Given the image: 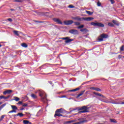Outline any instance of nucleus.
Here are the masks:
<instances>
[{
	"label": "nucleus",
	"instance_id": "obj_20",
	"mask_svg": "<svg viewBox=\"0 0 124 124\" xmlns=\"http://www.w3.org/2000/svg\"><path fill=\"white\" fill-rule=\"evenodd\" d=\"M21 46L24 48H28V45L25 43L21 44Z\"/></svg>",
	"mask_w": 124,
	"mask_h": 124
},
{
	"label": "nucleus",
	"instance_id": "obj_43",
	"mask_svg": "<svg viewBox=\"0 0 124 124\" xmlns=\"http://www.w3.org/2000/svg\"><path fill=\"white\" fill-rule=\"evenodd\" d=\"M7 21H9V22H12L13 20L12 19V18H8Z\"/></svg>",
	"mask_w": 124,
	"mask_h": 124
},
{
	"label": "nucleus",
	"instance_id": "obj_37",
	"mask_svg": "<svg viewBox=\"0 0 124 124\" xmlns=\"http://www.w3.org/2000/svg\"><path fill=\"white\" fill-rule=\"evenodd\" d=\"M110 122H111V123H117L115 120L112 119H110Z\"/></svg>",
	"mask_w": 124,
	"mask_h": 124
},
{
	"label": "nucleus",
	"instance_id": "obj_50",
	"mask_svg": "<svg viewBox=\"0 0 124 124\" xmlns=\"http://www.w3.org/2000/svg\"><path fill=\"white\" fill-rule=\"evenodd\" d=\"M34 22H35V23H39L38 20H34Z\"/></svg>",
	"mask_w": 124,
	"mask_h": 124
},
{
	"label": "nucleus",
	"instance_id": "obj_23",
	"mask_svg": "<svg viewBox=\"0 0 124 124\" xmlns=\"http://www.w3.org/2000/svg\"><path fill=\"white\" fill-rule=\"evenodd\" d=\"M18 32H19V31H14V33H15V34H16V35H17V36H20V34H18Z\"/></svg>",
	"mask_w": 124,
	"mask_h": 124
},
{
	"label": "nucleus",
	"instance_id": "obj_21",
	"mask_svg": "<svg viewBox=\"0 0 124 124\" xmlns=\"http://www.w3.org/2000/svg\"><path fill=\"white\" fill-rule=\"evenodd\" d=\"M86 12L87 14H88V15H93V12H91L90 11H86Z\"/></svg>",
	"mask_w": 124,
	"mask_h": 124
},
{
	"label": "nucleus",
	"instance_id": "obj_3",
	"mask_svg": "<svg viewBox=\"0 0 124 124\" xmlns=\"http://www.w3.org/2000/svg\"><path fill=\"white\" fill-rule=\"evenodd\" d=\"M109 37V35L106 33H102L100 35V36L98 37L97 40L99 42H101V41H103V39H106Z\"/></svg>",
	"mask_w": 124,
	"mask_h": 124
},
{
	"label": "nucleus",
	"instance_id": "obj_10",
	"mask_svg": "<svg viewBox=\"0 0 124 124\" xmlns=\"http://www.w3.org/2000/svg\"><path fill=\"white\" fill-rule=\"evenodd\" d=\"M78 121H79V122L77 123V124H85V123H87L88 122L87 120H86L84 119H78Z\"/></svg>",
	"mask_w": 124,
	"mask_h": 124
},
{
	"label": "nucleus",
	"instance_id": "obj_2",
	"mask_svg": "<svg viewBox=\"0 0 124 124\" xmlns=\"http://www.w3.org/2000/svg\"><path fill=\"white\" fill-rule=\"evenodd\" d=\"M73 19L76 21H83V20H84V21H93V18L92 17L81 18L80 16H77L73 17Z\"/></svg>",
	"mask_w": 124,
	"mask_h": 124
},
{
	"label": "nucleus",
	"instance_id": "obj_57",
	"mask_svg": "<svg viewBox=\"0 0 124 124\" xmlns=\"http://www.w3.org/2000/svg\"><path fill=\"white\" fill-rule=\"evenodd\" d=\"M1 46H2L1 45H0V47H1Z\"/></svg>",
	"mask_w": 124,
	"mask_h": 124
},
{
	"label": "nucleus",
	"instance_id": "obj_34",
	"mask_svg": "<svg viewBox=\"0 0 124 124\" xmlns=\"http://www.w3.org/2000/svg\"><path fill=\"white\" fill-rule=\"evenodd\" d=\"M120 51H124V45H123V46L120 47Z\"/></svg>",
	"mask_w": 124,
	"mask_h": 124
},
{
	"label": "nucleus",
	"instance_id": "obj_31",
	"mask_svg": "<svg viewBox=\"0 0 124 124\" xmlns=\"http://www.w3.org/2000/svg\"><path fill=\"white\" fill-rule=\"evenodd\" d=\"M17 114L18 116H19V117H20V118H22V117L24 116V114L22 113H18Z\"/></svg>",
	"mask_w": 124,
	"mask_h": 124
},
{
	"label": "nucleus",
	"instance_id": "obj_9",
	"mask_svg": "<svg viewBox=\"0 0 124 124\" xmlns=\"http://www.w3.org/2000/svg\"><path fill=\"white\" fill-rule=\"evenodd\" d=\"M53 20L54 21V22H55L57 24H58L59 25H62V22L59 18H54L53 19Z\"/></svg>",
	"mask_w": 124,
	"mask_h": 124
},
{
	"label": "nucleus",
	"instance_id": "obj_53",
	"mask_svg": "<svg viewBox=\"0 0 124 124\" xmlns=\"http://www.w3.org/2000/svg\"><path fill=\"white\" fill-rule=\"evenodd\" d=\"M14 10H14V9H11V11H14Z\"/></svg>",
	"mask_w": 124,
	"mask_h": 124
},
{
	"label": "nucleus",
	"instance_id": "obj_39",
	"mask_svg": "<svg viewBox=\"0 0 124 124\" xmlns=\"http://www.w3.org/2000/svg\"><path fill=\"white\" fill-rule=\"evenodd\" d=\"M10 97V95H9L6 97H4V99H7L9 98Z\"/></svg>",
	"mask_w": 124,
	"mask_h": 124
},
{
	"label": "nucleus",
	"instance_id": "obj_44",
	"mask_svg": "<svg viewBox=\"0 0 124 124\" xmlns=\"http://www.w3.org/2000/svg\"><path fill=\"white\" fill-rule=\"evenodd\" d=\"M90 90H93L94 91H95V87H91Z\"/></svg>",
	"mask_w": 124,
	"mask_h": 124
},
{
	"label": "nucleus",
	"instance_id": "obj_46",
	"mask_svg": "<svg viewBox=\"0 0 124 124\" xmlns=\"http://www.w3.org/2000/svg\"><path fill=\"white\" fill-rule=\"evenodd\" d=\"M49 84H50V85H52V86H54V84H53V82L49 81Z\"/></svg>",
	"mask_w": 124,
	"mask_h": 124
},
{
	"label": "nucleus",
	"instance_id": "obj_12",
	"mask_svg": "<svg viewBox=\"0 0 124 124\" xmlns=\"http://www.w3.org/2000/svg\"><path fill=\"white\" fill-rule=\"evenodd\" d=\"M57 117H62V114L55 111V114H54V118H56Z\"/></svg>",
	"mask_w": 124,
	"mask_h": 124
},
{
	"label": "nucleus",
	"instance_id": "obj_29",
	"mask_svg": "<svg viewBox=\"0 0 124 124\" xmlns=\"http://www.w3.org/2000/svg\"><path fill=\"white\" fill-rule=\"evenodd\" d=\"M4 117H5V115H1V117H0V122H1L4 119Z\"/></svg>",
	"mask_w": 124,
	"mask_h": 124
},
{
	"label": "nucleus",
	"instance_id": "obj_36",
	"mask_svg": "<svg viewBox=\"0 0 124 124\" xmlns=\"http://www.w3.org/2000/svg\"><path fill=\"white\" fill-rule=\"evenodd\" d=\"M97 6H101V3L100 1H98L97 2Z\"/></svg>",
	"mask_w": 124,
	"mask_h": 124
},
{
	"label": "nucleus",
	"instance_id": "obj_48",
	"mask_svg": "<svg viewBox=\"0 0 124 124\" xmlns=\"http://www.w3.org/2000/svg\"><path fill=\"white\" fill-rule=\"evenodd\" d=\"M17 104H23V102H22V101H19V102L17 103Z\"/></svg>",
	"mask_w": 124,
	"mask_h": 124
},
{
	"label": "nucleus",
	"instance_id": "obj_28",
	"mask_svg": "<svg viewBox=\"0 0 124 124\" xmlns=\"http://www.w3.org/2000/svg\"><path fill=\"white\" fill-rule=\"evenodd\" d=\"M108 25L109 27H114V24H113V23L111 22H108Z\"/></svg>",
	"mask_w": 124,
	"mask_h": 124
},
{
	"label": "nucleus",
	"instance_id": "obj_26",
	"mask_svg": "<svg viewBox=\"0 0 124 124\" xmlns=\"http://www.w3.org/2000/svg\"><path fill=\"white\" fill-rule=\"evenodd\" d=\"M25 0H14L15 2H23Z\"/></svg>",
	"mask_w": 124,
	"mask_h": 124
},
{
	"label": "nucleus",
	"instance_id": "obj_25",
	"mask_svg": "<svg viewBox=\"0 0 124 124\" xmlns=\"http://www.w3.org/2000/svg\"><path fill=\"white\" fill-rule=\"evenodd\" d=\"M31 97H32V98H34V99H35V98H36L37 97L36 95H35V94H33V93L31 94Z\"/></svg>",
	"mask_w": 124,
	"mask_h": 124
},
{
	"label": "nucleus",
	"instance_id": "obj_18",
	"mask_svg": "<svg viewBox=\"0 0 124 124\" xmlns=\"http://www.w3.org/2000/svg\"><path fill=\"white\" fill-rule=\"evenodd\" d=\"M23 123L24 124H31V123L28 120H23Z\"/></svg>",
	"mask_w": 124,
	"mask_h": 124
},
{
	"label": "nucleus",
	"instance_id": "obj_7",
	"mask_svg": "<svg viewBox=\"0 0 124 124\" xmlns=\"http://www.w3.org/2000/svg\"><path fill=\"white\" fill-rule=\"evenodd\" d=\"M69 32L70 33H71V34H79V32L78 31V30H75V29H72L71 30L69 31Z\"/></svg>",
	"mask_w": 124,
	"mask_h": 124
},
{
	"label": "nucleus",
	"instance_id": "obj_38",
	"mask_svg": "<svg viewBox=\"0 0 124 124\" xmlns=\"http://www.w3.org/2000/svg\"><path fill=\"white\" fill-rule=\"evenodd\" d=\"M110 1L111 4H114V3H115V1L114 0H110Z\"/></svg>",
	"mask_w": 124,
	"mask_h": 124
},
{
	"label": "nucleus",
	"instance_id": "obj_27",
	"mask_svg": "<svg viewBox=\"0 0 124 124\" xmlns=\"http://www.w3.org/2000/svg\"><path fill=\"white\" fill-rule=\"evenodd\" d=\"M14 99L17 102V101H19L20 100V98H18V97L15 96V97H14Z\"/></svg>",
	"mask_w": 124,
	"mask_h": 124
},
{
	"label": "nucleus",
	"instance_id": "obj_33",
	"mask_svg": "<svg viewBox=\"0 0 124 124\" xmlns=\"http://www.w3.org/2000/svg\"><path fill=\"white\" fill-rule=\"evenodd\" d=\"M95 91H96V92H101V89L98 88H95Z\"/></svg>",
	"mask_w": 124,
	"mask_h": 124
},
{
	"label": "nucleus",
	"instance_id": "obj_19",
	"mask_svg": "<svg viewBox=\"0 0 124 124\" xmlns=\"http://www.w3.org/2000/svg\"><path fill=\"white\" fill-rule=\"evenodd\" d=\"M55 112L56 113H62V108L57 109Z\"/></svg>",
	"mask_w": 124,
	"mask_h": 124
},
{
	"label": "nucleus",
	"instance_id": "obj_30",
	"mask_svg": "<svg viewBox=\"0 0 124 124\" xmlns=\"http://www.w3.org/2000/svg\"><path fill=\"white\" fill-rule=\"evenodd\" d=\"M5 105H6V104H4L0 106V111L1 110V109H2V108H3V107L5 106Z\"/></svg>",
	"mask_w": 124,
	"mask_h": 124
},
{
	"label": "nucleus",
	"instance_id": "obj_45",
	"mask_svg": "<svg viewBox=\"0 0 124 124\" xmlns=\"http://www.w3.org/2000/svg\"><path fill=\"white\" fill-rule=\"evenodd\" d=\"M2 98H4V96H2V95L0 96V99H2Z\"/></svg>",
	"mask_w": 124,
	"mask_h": 124
},
{
	"label": "nucleus",
	"instance_id": "obj_35",
	"mask_svg": "<svg viewBox=\"0 0 124 124\" xmlns=\"http://www.w3.org/2000/svg\"><path fill=\"white\" fill-rule=\"evenodd\" d=\"M68 7H69V8H74V7H75L74 6H73V5H69Z\"/></svg>",
	"mask_w": 124,
	"mask_h": 124
},
{
	"label": "nucleus",
	"instance_id": "obj_49",
	"mask_svg": "<svg viewBox=\"0 0 124 124\" xmlns=\"http://www.w3.org/2000/svg\"><path fill=\"white\" fill-rule=\"evenodd\" d=\"M68 92H75V90H69Z\"/></svg>",
	"mask_w": 124,
	"mask_h": 124
},
{
	"label": "nucleus",
	"instance_id": "obj_11",
	"mask_svg": "<svg viewBox=\"0 0 124 124\" xmlns=\"http://www.w3.org/2000/svg\"><path fill=\"white\" fill-rule=\"evenodd\" d=\"M80 31L82 32L83 34H86L87 32H89V31L87 28H83V29H80Z\"/></svg>",
	"mask_w": 124,
	"mask_h": 124
},
{
	"label": "nucleus",
	"instance_id": "obj_4",
	"mask_svg": "<svg viewBox=\"0 0 124 124\" xmlns=\"http://www.w3.org/2000/svg\"><path fill=\"white\" fill-rule=\"evenodd\" d=\"M92 26H94V27H99V28H104V24L97 22V21H95V22H92L91 23Z\"/></svg>",
	"mask_w": 124,
	"mask_h": 124
},
{
	"label": "nucleus",
	"instance_id": "obj_52",
	"mask_svg": "<svg viewBox=\"0 0 124 124\" xmlns=\"http://www.w3.org/2000/svg\"><path fill=\"white\" fill-rule=\"evenodd\" d=\"M24 108H20V111H23V110H24Z\"/></svg>",
	"mask_w": 124,
	"mask_h": 124
},
{
	"label": "nucleus",
	"instance_id": "obj_42",
	"mask_svg": "<svg viewBox=\"0 0 124 124\" xmlns=\"http://www.w3.org/2000/svg\"><path fill=\"white\" fill-rule=\"evenodd\" d=\"M12 113H16L17 112V111L16 110H15L14 109H13L12 110H11Z\"/></svg>",
	"mask_w": 124,
	"mask_h": 124
},
{
	"label": "nucleus",
	"instance_id": "obj_17",
	"mask_svg": "<svg viewBox=\"0 0 124 124\" xmlns=\"http://www.w3.org/2000/svg\"><path fill=\"white\" fill-rule=\"evenodd\" d=\"M11 107L13 110H15V111H16V110H18V108H17L16 106L11 105Z\"/></svg>",
	"mask_w": 124,
	"mask_h": 124
},
{
	"label": "nucleus",
	"instance_id": "obj_60",
	"mask_svg": "<svg viewBox=\"0 0 124 124\" xmlns=\"http://www.w3.org/2000/svg\"><path fill=\"white\" fill-rule=\"evenodd\" d=\"M39 114V112H38V113H37V114Z\"/></svg>",
	"mask_w": 124,
	"mask_h": 124
},
{
	"label": "nucleus",
	"instance_id": "obj_47",
	"mask_svg": "<svg viewBox=\"0 0 124 124\" xmlns=\"http://www.w3.org/2000/svg\"><path fill=\"white\" fill-rule=\"evenodd\" d=\"M61 98H64V97H66V95H62V96H61Z\"/></svg>",
	"mask_w": 124,
	"mask_h": 124
},
{
	"label": "nucleus",
	"instance_id": "obj_5",
	"mask_svg": "<svg viewBox=\"0 0 124 124\" xmlns=\"http://www.w3.org/2000/svg\"><path fill=\"white\" fill-rule=\"evenodd\" d=\"M62 39H63V40H65V43H70V42L74 40V39H70L68 37L62 38Z\"/></svg>",
	"mask_w": 124,
	"mask_h": 124
},
{
	"label": "nucleus",
	"instance_id": "obj_16",
	"mask_svg": "<svg viewBox=\"0 0 124 124\" xmlns=\"http://www.w3.org/2000/svg\"><path fill=\"white\" fill-rule=\"evenodd\" d=\"M93 93L94 94H95V95H97V96H101V97H103V98H104V97H105V96H104L103 95H102L100 93H96L95 92Z\"/></svg>",
	"mask_w": 124,
	"mask_h": 124
},
{
	"label": "nucleus",
	"instance_id": "obj_54",
	"mask_svg": "<svg viewBox=\"0 0 124 124\" xmlns=\"http://www.w3.org/2000/svg\"><path fill=\"white\" fill-rule=\"evenodd\" d=\"M39 23H43V22H42L41 21H39Z\"/></svg>",
	"mask_w": 124,
	"mask_h": 124
},
{
	"label": "nucleus",
	"instance_id": "obj_59",
	"mask_svg": "<svg viewBox=\"0 0 124 124\" xmlns=\"http://www.w3.org/2000/svg\"><path fill=\"white\" fill-rule=\"evenodd\" d=\"M1 104V102H0V105Z\"/></svg>",
	"mask_w": 124,
	"mask_h": 124
},
{
	"label": "nucleus",
	"instance_id": "obj_40",
	"mask_svg": "<svg viewBox=\"0 0 124 124\" xmlns=\"http://www.w3.org/2000/svg\"><path fill=\"white\" fill-rule=\"evenodd\" d=\"M74 90H75V92H76L77 91H79V90H80V88L78 87V88H76Z\"/></svg>",
	"mask_w": 124,
	"mask_h": 124
},
{
	"label": "nucleus",
	"instance_id": "obj_51",
	"mask_svg": "<svg viewBox=\"0 0 124 124\" xmlns=\"http://www.w3.org/2000/svg\"><path fill=\"white\" fill-rule=\"evenodd\" d=\"M18 113L17 114H15L14 115V117H17V116H18Z\"/></svg>",
	"mask_w": 124,
	"mask_h": 124
},
{
	"label": "nucleus",
	"instance_id": "obj_41",
	"mask_svg": "<svg viewBox=\"0 0 124 124\" xmlns=\"http://www.w3.org/2000/svg\"><path fill=\"white\" fill-rule=\"evenodd\" d=\"M27 106H28V104H27V103H25L23 105V107H27Z\"/></svg>",
	"mask_w": 124,
	"mask_h": 124
},
{
	"label": "nucleus",
	"instance_id": "obj_55",
	"mask_svg": "<svg viewBox=\"0 0 124 124\" xmlns=\"http://www.w3.org/2000/svg\"><path fill=\"white\" fill-rule=\"evenodd\" d=\"M10 113H12V112L11 111V110L8 112V113H9V114H10Z\"/></svg>",
	"mask_w": 124,
	"mask_h": 124
},
{
	"label": "nucleus",
	"instance_id": "obj_14",
	"mask_svg": "<svg viewBox=\"0 0 124 124\" xmlns=\"http://www.w3.org/2000/svg\"><path fill=\"white\" fill-rule=\"evenodd\" d=\"M12 93V90H6L3 92V94L5 95L6 94V93Z\"/></svg>",
	"mask_w": 124,
	"mask_h": 124
},
{
	"label": "nucleus",
	"instance_id": "obj_15",
	"mask_svg": "<svg viewBox=\"0 0 124 124\" xmlns=\"http://www.w3.org/2000/svg\"><path fill=\"white\" fill-rule=\"evenodd\" d=\"M112 23H113V24L114 25H116V26H120V22L117 20H112Z\"/></svg>",
	"mask_w": 124,
	"mask_h": 124
},
{
	"label": "nucleus",
	"instance_id": "obj_13",
	"mask_svg": "<svg viewBox=\"0 0 124 124\" xmlns=\"http://www.w3.org/2000/svg\"><path fill=\"white\" fill-rule=\"evenodd\" d=\"M86 92V91L84 90L82 91H81L80 93L77 95V98H79L80 96H81L83 94H84V93Z\"/></svg>",
	"mask_w": 124,
	"mask_h": 124
},
{
	"label": "nucleus",
	"instance_id": "obj_1",
	"mask_svg": "<svg viewBox=\"0 0 124 124\" xmlns=\"http://www.w3.org/2000/svg\"><path fill=\"white\" fill-rule=\"evenodd\" d=\"M89 109H90V108L86 106H84L83 107H78V108H77L75 109H72L71 110L70 112H73V111H75V110H77L78 111H79L78 113H88L89 112Z\"/></svg>",
	"mask_w": 124,
	"mask_h": 124
},
{
	"label": "nucleus",
	"instance_id": "obj_58",
	"mask_svg": "<svg viewBox=\"0 0 124 124\" xmlns=\"http://www.w3.org/2000/svg\"><path fill=\"white\" fill-rule=\"evenodd\" d=\"M9 124H13L12 123H10Z\"/></svg>",
	"mask_w": 124,
	"mask_h": 124
},
{
	"label": "nucleus",
	"instance_id": "obj_56",
	"mask_svg": "<svg viewBox=\"0 0 124 124\" xmlns=\"http://www.w3.org/2000/svg\"><path fill=\"white\" fill-rule=\"evenodd\" d=\"M121 104H124V102H122Z\"/></svg>",
	"mask_w": 124,
	"mask_h": 124
},
{
	"label": "nucleus",
	"instance_id": "obj_8",
	"mask_svg": "<svg viewBox=\"0 0 124 124\" xmlns=\"http://www.w3.org/2000/svg\"><path fill=\"white\" fill-rule=\"evenodd\" d=\"M63 23L66 26H69V25H72L74 22L73 20H65L64 21Z\"/></svg>",
	"mask_w": 124,
	"mask_h": 124
},
{
	"label": "nucleus",
	"instance_id": "obj_32",
	"mask_svg": "<svg viewBox=\"0 0 124 124\" xmlns=\"http://www.w3.org/2000/svg\"><path fill=\"white\" fill-rule=\"evenodd\" d=\"M73 120L67 121L65 123V124H71V123H73Z\"/></svg>",
	"mask_w": 124,
	"mask_h": 124
},
{
	"label": "nucleus",
	"instance_id": "obj_22",
	"mask_svg": "<svg viewBox=\"0 0 124 124\" xmlns=\"http://www.w3.org/2000/svg\"><path fill=\"white\" fill-rule=\"evenodd\" d=\"M84 27H85V25L82 24L79 26H78V30H82V29H83L84 28Z\"/></svg>",
	"mask_w": 124,
	"mask_h": 124
},
{
	"label": "nucleus",
	"instance_id": "obj_24",
	"mask_svg": "<svg viewBox=\"0 0 124 124\" xmlns=\"http://www.w3.org/2000/svg\"><path fill=\"white\" fill-rule=\"evenodd\" d=\"M74 23L75 26H80L81 25V23L79 22H74Z\"/></svg>",
	"mask_w": 124,
	"mask_h": 124
},
{
	"label": "nucleus",
	"instance_id": "obj_6",
	"mask_svg": "<svg viewBox=\"0 0 124 124\" xmlns=\"http://www.w3.org/2000/svg\"><path fill=\"white\" fill-rule=\"evenodd\" d=\"M39 95L41 97L42 100H44V99H46L47 95H46V93H45L43 92H40L39 93Z\"/></svg>",
	"mask_w": 124,
	"mask_h": 124
}]
</instances>
